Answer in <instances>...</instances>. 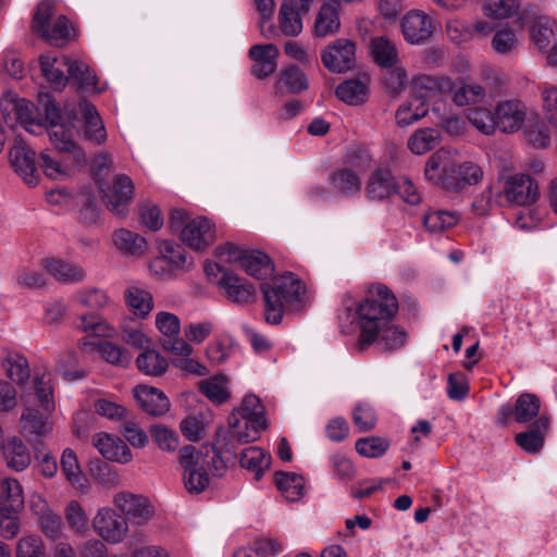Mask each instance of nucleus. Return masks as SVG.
<instances>
[{"instance_id":"f257e3e1","label":"nucleus","mask_w":557,"mask_h":557,"mask_svg":"<svg viewBox=\"0 0 557 557\" xmlns=\"http://www.w3.org/2000/svg\"><path fill=\"white\" fill-rule=\"evenodd\" d=\"M398 311L395 295L385 285L376 284L370 287L366 298L359 302L347 294L338 313L342 333H349V326L359 329L357 348L363 350L372 344L384 351L401 348L407 341V333L389 322Z\"/></svg>"},{"instance_id":"f03ea898","label":"nucleus","mask_w":557,"mask_h":557,"mask_svg":"<svg viewBox=\"0 0 557 557\" xmlns=\"http://www.w3.org/2000/svg\"><path fill=\"white\" fill-rule=\"evenodd\" d=\"M424 174L433 184L454 191L475 185L483 178V171L479 164L465 161L457 165L453 152L444 148L428 159Z\"/></svg>"},{"instance_id":"7ed1b4c3","label":"nucleus","mask_w":557,"mask_h":557,"mask_svg":"<svg viewBox=\"0 0 557 557\" xmlns=\"http://www.w3.org/2000/svg\"><path fill=\"white\" fill-rule=\"evenodd\" d=\"M32 386L42 411L26 407L21 416L22 434L29 441L50 433L49 416L55 409L52 375L45 367L34 369Z\"/></svg>"},{"instance_id":"20e7f679","label":"nucleus","mask_w":557,"mask_h":557,"mask_svg":"<svg viewBox=\"0 0 557 557\" xmlns=\"http://www.w3.org/2000/svg\"><path fill=\"white\" fill-rule=\"evenodd\" d=\"M264 319L281 323L285 311H298L305 306V286L293 273H286L262 285Z\"/></svg>"},{"instance_id":"39448f33","label":"nucleus","mask_w":557,"mask_h":557,"mask_svg":"<svg viewBox=\"0 0 557 557\" xmlns=\"http://www.w3.org/2000/svg\"><path fill=\"white\" fill-rule=\"evenodd\" d=\"M231 437L238 444L255 442L265 429L264 409L256 395H247L230 419Z\"/></svg>"},{"instance_id":"423d86ee","label":"nucleus","mask_w":557,"mask_h":557,"mask_svg":"<svg viewBox=\"0 0 557 557\" xmlns=\"http://www.w3.org/2000/svg\"><path fill=\"white\" fill-rule=\"evenodd\" d=\"M170 226L180 232V238L195 250H205L215 239L212 223L205 216L189 219L182 209H173L170 215Z\"/></svg>"},{"instance_id":"0eeeda50","label":"nucleus","mask_w":557,"mask_h":557,"mask_svg":"<svg viewBox=\"0 0 557 557\" xmlns=\"http://www.w3.org/2000/svg\"><path fill=\"white\" fill-rule=\"evenodd\" d=\"M45 125L44 131L49 135L51 144L60 152L72 154L74 162L83 163L86 160L84 151L73 139V131L70 125L61 123L62 115L55 103L48 101L45 104Z\"/></svg>"},{"instance_id":"6e6552de","label":"nucleus","mask_w":557,"mask_h":557,"mask_svg":"<svg viewBox=\"0 0 557 557\" xmlns=\"http://www.w3.org/2000/svg\"><path fill=\"white\" fill-rule=\"evenodd\" d=\"M0 108L5 123L13 127L20 124L30 134L39 135L44 132L45 122L37 121L34 116L32 102L16 98L11 91L4 92Z\"/></svg>"},{"instance_id":"1a4fd4ad","label":"nucleus","mask_w":557,"mask_h":557,"mask_svg":"<svg viewBox=\"0 0 557 557\" xmlns=\"http://www.w3.org/2000/svg\"><path fill=\"white\" fill-rule=\"evenodd\" d=\"M180 463L183 468V481L186 490L193 494L203 492L210 483L205 469L203 454L191 445L184 446L180 450Z\"/></svg>"},{"instance_id":"9d476101","label":"nucleus","mask_w":557,"mask_h":557,"mask_svg":"<svg viewBox=\"0 0 557 557\" xmlns=\"http://www.w3.org/2000/svg\"><path fill=\"white\" fill-rule=\"evenodd\" d=\"M94 532L106 543H122L128 535L127 519L111 507H101L91 520Z\"/></svg>"},{"instance_id":"9b49d317","label":"nucleus","mask_w":557,"mask_h":557,"mask_svg":"<svg viewBox=\"0 0 557 557\" xmlns=\"http://www.w3.org/2000/svg\"><path fill=\"white\" fill-rule=\"evenodd\" d=\"M101 199L106 207L119 216H125L132 200L134 185L124 174L116 175L111 183L99 182Z\"/></svg>"},{"instance_id":"f8f14e48","label":"nucleus","mask_w":557,"mask_h":557,"mask_svg":"<svg viewBox=\"0 0 557 557\" xmlns=\"http://www.w3.org/2000/svg\"><path fill=\"white\" fill-rule=\"evenodd\" d=\"M79 122V132L83 139L95 146H101L107 141L108 133L96 107L82 99L77 103V113L73 116Z\"/></svg>"},{"instance_id":"ddd939ff","label":"nucleus","mask_w":557,"mask_h":557,"mask_svg":"<svg viewBox=\"0 0 557 557\" xmlns=\"http://www.w3.org/2000/svg\"><path fill=\"white\" fill-rule=\"evenodd\" d=\"M540 410V398L535 394L523 393L513 405L505 404L498 409L496 422L499 425H506L509 420H513L519 424H527L542 416Z\"/></svg>"},{"instance_id":"4468645a","label":"nucleus","mask_w":557,"mask_h":557,"mask_svg":"<svg viewBox=\"0 0 557 557\" xmlns=\"http://www.w3.org/2000/svg\"><path fill=\"white\" fill-rule=\"evenodd\" d=\"M503 195L509 203L530 206L539 199L540 188L530 175L519 173L506 180Z\"/></svg>"},{"instance_id":"2eb2a0df","label":"nucleus","mask_w":557,"mask_h":557,"mask_svg":"<svg viewBox=\"0 0 557 557\" xmlns=\"http://www.w3.org/2000/svg\"><path fill=\"white\" fill-rule=\"evenodd\" d=\"M321 60L327 70H354L357 64L356 45L350 39L338 38L322 50Z\"/></svg>"},{"instance_id":"dca6fc26","label":"nucleus","mask_w":557,"mask_h":557,"mask_svg":"<svg viewBox=\"0 0 557 557\" xmlns=\"http://www.w3.org/2000/svg\"><path fill=\"white\" fill-rule=\"evenodd\" d=\"M405 40L411 45H423L434 34V24L430 15L422 11L412 10L400 21Z\"/></svg>"},{"instance_id":"f3484780","label":"nucleus","mask_w":557,"mask_h":557,"mask_svg":"<svg viewBox=\"0 0 557 557\" xmlns=\"http://www.w3.org/2000/svg\"><path fill=\"white\" fill-rule=\"evenodd\" d=\"M449 77L435 74H419L412 78L411 95L420 102L429 103L435 99L447 97Z\"/></svg>"},{"instance_id":"a211bd4d","label":"nucleus","mask_w":557,"mask_h":557,"mask_svg":"<svg viewBox=\"0 0 557 557\" xmlns=\"http://www.w3.org/2000/svg\"><path fill=\"white\" fill-rule=\"evenodd\" d=\"M113 504L124 513L125 518H129L139 525L147 523L153 515V507L146 497L129 492L115 494Z\"/></svg>"},{"instance_id":"6ab92c4d","label":"nucleus","mask_w":557,"mask_h":557,"mask_svg":"<svg viewBox=\"0 0 557 557\" xmlns=\"http://www.w3.org/2000/svg\"><path fill=\"white\" fill-rule=\"evenodd\" d=\"M35 151L22 141L14 144L9 151L12 168L29 186H36L40 181L35 164Z\"/></svg>"},{"instance_id":"aec40b11","label":"nucleus","mask_w":557,"mask_h":557,"mask_svg":"<svg viewBox=\"0 0 557 557\" xmlns=\"http://www.w3.org/2000/svg\"><path fill=\"white\" fill-rule=\"evenodd\" d=\"M527 107L519 100H507L495 109L496 127L503 133L519 131L525 120Z\"/></svg>"},{"instance_id":"412c9836","label":"nucleus","mask_w":557,"mask_h":557,"mask_svg":"<svg viewBox=\"0 0 557 557\" xmlns=\"http://www.w3.org/2000/svg\"><path fill=\"white\" fill-rule=\"evenodd\" d=\"M552 423V418L547 413H543L535 419L525 432L518 433L515 436L516 444L528 454L539 453L545 443V436Z\"/></svg>"},{"instance_id":"4be33fe9","label":"nucleus","mask_w":557,"mask_h":557,"mask_svg":"<svg viewBox=\"0 0 557 557\" xmlns=\"http://www.w3.org/2000/svg\"><path fill=\"white\" fill-rule=\"evenodd\" d=\"M331 191L341 197H352L360 193L362 186L361 171L344 166L333 171L329 176Z\"/></svg>"},{"instance_id":"5701e85b","label":"nucleus","mask_w":557,"mask_h":557,"mask_svg":"<svg viewBox=\"0 0 557 557\" xmlns=\"http://www.w3.org/2000/svg\"><path fill=\"white\" fill-rule=\"evenodd\" d=\"M1 368L5 376L22 388L29 385L32 375L28 359L15 350H7L1 359Z\"/></svg>"},{"instance_id":"b1692460","label":"nucleus","mask_w":557,"mask_h":557,"mask_svg":"<svg viewBox=\"0 0 557 557\" xmlns=\"http://www.w3.org/2000/svg\"><path fill=\"white\" fill-rule=\"evenodd\" d=\"M219 285L227 298L236 304H247L256 297L255 285L230 271L223 272Z\"/></svg>"},{"instance_id":"393cba45","label":"nucleus","mask_w":557,"mask_h":557,"mask_svg":"<svg viewBox=\"0 0 557 557\" xmlns=\"http://www.w3.org/2000/svg\"><path fill=\"white\" fill-rule=\"evenodd\" d=\"M366 196L371 201H383L396 191V180L387 169L379 168L368 177Z\"/></svg>"},{"instance_id":"a878e982","label":"nucleus","mask_w":557,"mask_h":557,"mask_svg":"<svg viewBox=\"0 0 557 557\" xmlns=\"http://www.w3.org/2000/svg\"><path fill=\"white\" fill-rule=\"evenodd\" d=\"M41 267L49 275L64 284L81 283L86 277V272L82 267L55 257L42 259Z\"/></svg>"},{"instance_id":"bb28decb","label":"nucleus","mask_w":557,"mask_h":557,"mask_svg":"<svg viewBox=\"0 0 557 557\" xmlns=\"http://www.w3.org/2000/svg\"><path fill=\"white\" fill-rule=\"evenodd\" d=\"M92 443L98 451L108 460L125 465L133 458L128 446L122 440L108 433L96 434Z\"/></svg>"},{"instance_id":"cd10ccee","label":"nucleus","mask_w":557,"mask_h":557,"mask_svg":"<svg viewBox=\"0 0 557 557\" xmlns=\"http://www.w3.org/2000/svg\"><path fill=\"white\" fill-rule=\"evenodd\" d=\"M450 87L447 88V96L458 107H465L480 102L485 97V89L474 82L463 78L451 79L449 77Z\"/></svg>"},{"instance_id":"c85d7f7f","label":"nucleus","mask_w":557,"mask_h":557,"mask_svg":"<svg viewBox=\"0 0 557 557\" xmlns=\"http://www.w3.org/2000/svg\"><path fill=\"white\" fill-rule=\"evenodd\" d=\"M78 345L81 349L86 352L97 350L103 360L114 366L125 367L128 364L131 359V356L125 348L112 342H96L86 337L82 338Z\"/></svg>"},{"instance_id":"c756f323","label":"nucleus","mask_w":557,"mask_h":557,"mask_svg":"<svg viewBox=\"0 0 557 557\" xmlns=\"http://www.w3.org/2000/svg\"><path fill=\"white\" fill-rule=\"evenodd\" d=\"M134 397L139 406L151 416H162L170 409V400L160 389L147 385L134 388Z\"/></svg>"},{"instance_id":"7c9ffc66","label":"nucleus","mask_w":557,"mask_h":557,"mask_svg":"<svg viewBox=\"0 0 557 557\" xmlns=\"http://www.w3.org/2000/svg\"><path fill=\"white\" fill-rule=\"evenodd\" d=\"M369 81L366 78H350L341 83L336 89V97L348 106L363 104L369 97Z\"/></svg>"},{"instance_id":"2f4dec72","label":"nucleus","mask_w":557,"mask_h":557,"mask_svg":"<svg viewBox=\"0 0 557 557\" xmlns=\"http://www.w3.org/2000/svg\"><path fill=\"white\" fill-rule=\"evenodd\" d=\"M124 301L129 312L140 320H145L153 309L151 293L136 285L124 290Z\"/></svg>"},{"instance_id":"473e14b6","label":"nucleus","mask_w":557,"mask_h":557,"mask_svg":"<svg viewBox=\"0 0 557 557\" xmlns=\"http://www.w3.org/2000/svg\"><path fill=\"white\" fill-rule=\"evenodd\" d=\"M370 53L375 63L384 69L393 67L398 62L396 46L383 36L371 39Z\"/></svg>"},{"instance_id":"72a5a7b5","label":"nucleus","mask_w":557,"mask_h":557,"mask_svg":"<svg viewBox=\"0 0 557 557\" xmlns=\"http://www.w3.org/2000/svg\"><path fill=\"white\" fill-rule=\"evenodd\" d=\"M115 247L125 256H141L146 248L147 242L139 234L126 228L117 230L113 235Z\"/></svg>"},{"instance_id":"f704fd0d","label":"nucleus","mask_w":557,"mask_h":557,"mask_svg":"<svg viewBox=\"0 0 557 557\" xmlns=\"http://www.w3.org/2000/svg\"><path fill=\"white\" fill-rule=\"evenodd\" d=\"M275 484L289 502H297L305 494V479L298 473L278 471L275 473Z\"/></svg>"},{"instance_id":"c9c22d12","label":"nucleus","mask_w":557,"mask_h":557,"mask_svg":"<svg viewBox=\"0 0 557 557\" xmlns=\"http://www.w3.org/2000/svg\"><path fill=\"white\" fill-rule=\"evenodd\" d=\"M76 327L84 333L91 334L97 337L111 338L117 334V330L97 313H85L79 315Z\"/></svg>"},{"instance_id":"e433bc0d","label":"nucleus","mask_w":557,"mask_h":557,"mask_svg":"<svg viewBox=\"0 0 557 557\" xmlns=\"http://www.w3.org/2000/svg\"><path fill=\"white\" fill-rule=\"evenodd\" d=\"M240 466L255 474L259 481L271 465V456L263 449L251 446L243 450L240 455Z\"/></svg>"},{"instance_id":"4c0bfd02","label":"nucleus","mask_w":557,"mask_h":557,"mask_svg":"<svg viewBox=\"0 0 557 557\" xmlns=\"http://www.w3.org/2000/svg\"><path fill=\"white\" fill-rule=\"evenodd\" d=\"M199 389L208 399L218 405L226 403L231 397L228 380L222 374L202 380L199 383Z\"/></svg>"},{"instance_id":"58836bf2","label":"nucleus","mask_w":557,"mask_h":557,"mask_svg":"<svg viewBox=\"0 0 557 557\" xmlns=\"http://www.w3.org/2000/svg\"><path fill=\"white\" fill-rule=\"evenodd\" d=\"M61 471L74 488L84 491L87 487V479L82 472L75 451L71 448H65L62 453Z\"/></svg>"},{"instance_id":"ea45409f","label":"nucleus","mask_w":557,"mask_h":557,"mask_svg":"<svg viewBox=\"0 0 557 557\" xmlns=\"http://www.w3.org/2000/svg\"><path fill=\"white\" fill-rule=\"evenodd\" d=\"M136 364L141 373L151 376H160L169 368L168 360L158 350L150 347L144 349L137 357Z\"/></svg>"},{"instance_id":"a19ab883","label":"nucleus","mask_w":557,"mask_h":557,"mask_svg":"<svg viewBox=\"0 0 557 557\" xmlns=\"http://www.w3.org/2000/svg\"><path fill=\"white\" fill-rule=\"evenodd\" d=\"M36 507L38 508L36 513L38 515V522L41 531L47 537L51 540H59L63 533V522L61 517L48 508L46 503L41 499H39Z\"/></svg>"},{"instance_id":"79ce46f5","label":"nucleus","mask_w":557,"mask_h":557,"mask_svg":"<svg viewBox=\"0 0 557 557\" xmlns=\"http://www.w3.org/2000/svg\"><path fill=\"white\" fill-rule=\"evenodd\" d=\"M341 21L335 5L324 3L314 21V35L317 37H326L338 32Z\"/></svg>"},{"instance_id":"37998d69","label":"nucleus","mask_w":557,"mask_h":557,"mask_svg":"<svg viewBox=\"0 0 557 557\" xmlns=\"http://www.w3.org/2000/svg\"><path fill=\"white\" fill-rule=\"evenodd\" d=\"M243 270L258 280H263L270 276L274 269L268 255L259 250H248Z\"/></svg>"},{"instance_id":"c03bdc74","label":"nucleus","mask_w":557,"mask_h":557,"mask_svg":"<svg viewBox=\"0 0 557 557\" xmlns=\"http://www.w3.org/2000/svg\"><path fill=\"white\" fill-rule=\"evenodd\" d=\"M122 341L135 349H146L150 347L151 339L144 333L143 326L136 323L132 318H124L120 323Z\"/></svg>"},{"instance_id":"a18cd8bd","label":"nucleus","mask_w":557,"mask_h":557,"mask_svg":"<svg viewBox=\"0 0 557 557\" xmlns=\"http://www.w3.org/2000/svg\"><path fill=\"white\" fill-rule=\"evenodd\" d=\"M39 164L44 174L50 180H65L72 173V164L67 160H59L48 150L40 152Z\"/></svg>"},{"instance_id":"49530a36","label":"nucleus","mask_w":557,"mask_h":557,"mask_svg":"<svg viewBox=\"0 0 557 557\" xmlns=\"http://www.w3.org/2000/svg\"><path fill=\"white\" fill-rule=\"evenodd\" d=\"M2 447L8 467L16 471H23L29 466L30 455L21 440L12 438Z\"/></svg>"},{"instance_id":"de8ad7c7","label":"nucleus","mask_w":557,"mask_h":557,"mask_svg":"<svg viewBox=\"0 0 557 557\" xmlns=\"http://www.w3.org/2000/svg\"><path fill=\"white\" fill-rule=\"evenodd\" d=\"M38 63L42 71L61 70V67H66V70H90L89 64L76 57L66 54H61L59 57L51 52L40 54Z\"/></svg>"},{"instance_id":"09e8293b","label":"nucleus","mask_w":557,"mask_h":557,"mask_svg":"<svg viewBox=\"0 0 557 557\" xmlns=\"http://www.w3.org/2000/svg\"><path fill=\"white\" fill-rule=\"evenodd\" d=\"M75 304L91 309L100 310L111 305L107 292L97 287H84L73 295Z\"/></svg>"},{"instance_id":"8fccbe9b","label":"nucleus","mask_w":557,"mask_h":557,"mask_svg":"<svg viewBox=\"0 0 557 557\" xmlns=\"http://www.w3.org/2000/svg\"><path fill=\"white\" fill-rule=\"evenodd\" d=\"M300 13L297 7L284 1L278 12V23L284 35L297 36L302 29Z\"/></svg>"},{"instance_id":"3c124183","label":"nucleus","mask_w":557,"mask_h":557,"mask_svg":"<svg viewBox=\"0 0 557 557\" xmlns=\"http://www.w3.org/2000/svg\"><path fill=\"white\" fill-rule=\"evenodd\" d=\"M520 4V0H485L483 12L491 18H509L518 14Z\"/></svg>"},{"instance_id":"603ef678","label":"nucleus","mask_w":557,"mask_h":557,"mask_svg":"<svg viewBox=\"0 0 557 557\" xmlns=\"http://www.w3.org/2000/svg\"><path fill=\"white\" fill-rule=\"evenodd\" d=\"M438 132L434 128H422L414 132L408 139V148L414 154H423L435 148Z\"/></svg>"},{"instance_id":"864d4df0","label":"nucleus","mask_w":557,"mask_h":557,"mask_svg":"<svg viewBox=\"0 0 557 557\" xmlns=\"http://www.w3.org/2000/svg\"><path fill=\"white\" fill-rule=\"evenodd\" d=\"M429 112L426 103L412 98L411 101L401 104L396 111V122L399 126H408L425 116Z\"/></svg>"},{"instance_id":"5fc2aeb1","label":"nucleus","mask_w":557,"mask_h":557,"mask_svg":"<svg viewBox=\"0 0 557 557\" xmlns=\"http://www.w3.org/2000/svg\"><path fill=\"white\" fill-rule=\"evenodd\" d=\"M458 222L455 213L444 210L430 211L423 216V224L430 233H442Z\"/></svg>"},{"instance_id":"6e6d98bb","label":"nucleus","mask_w":557,"mask_h":557,"mask_svg":"<svg viewBox=\"0 0 557 557\" xmlns=\"http://www.w3.org/2000/svg\"><path fill=\"white\" fill-rule=\"evenodd\" d=\"M72 29L69 18L65 15H60L54 21L52 28L46 27L40 36L52 45L64 46L71 37Z\"/></svg>"},{"instance_id":"4d7b16f0","label":"nucleus","mask_w":557,"mask_h":557,"mask_svg":"<svg viewBox=\"0 0 557 557\" xmlns=\"http://www.w3.org/2000/svg\"><path fill=\"white\" fill-rule=\"evenodd\" d=\"M64 516L69 528L77 535L87 534L88 517L77 500H72L67 504L64 510Z\"/></svg>"},{"instance_id":"13d9d810","label":"nucleus","mask_w":557,"mask_h":557,"mask_svg":"<svg viewBox=\"0 0 557 557\" xmlns=\"http://www.w3.org/2000/svg\"><path fill=\"white\" fill-rule=\"evenodd\" d=\"M159 251L163 260L170 262L177 269H185L191 264L185 249L176 243L163 240L159 244Z\"/></svg>"},{"instance_id":"bf43d9fd","label":"nucleus","mask_w":557,"mask_h":557,"mask_svg":"<svg viewBox=\"0 0 557 557\" xmlns=\"http://www.w3.org/2000/svg\"><path fill=\"white\" fill-rule=\"evenodd\" d=\"M355 447L358 454L363 457L379 458L386 453L389 447V442L383 437L369 436L359 438Z\"/></svg>"},{"instance_id":"052dcab7","label":"nucleus","mask_w":557,"mask_h":557,"mask_svg":"<svg viewBox=\"0 0 557 557\" xmlns=\"http://www.w3.org/2000/svg\"><path fill=\"white\" fill-rule=\"evenodd\" d=\"M208 420L203 412H197L187 416L181 421L180 429L182 434L191 442H197L201 438Z\"/></svg>"},{"instance_id":"680f3d73","label":"nucleus","mask_w":557,"mask_h":557,"mask_svg":"<svg viewBox=\"0 0 557 557\" xmlns=\"http://www.w3.org/2000/svg\"><path fill=\"white\" fill-rule=\"evenodd\" d=\"M469 122L482 134L492 135L496 128L495 113L486 108H473L468 111Z\"/></svg>"},{"instance_id":"e2e57ef3","label":"nucleus","mask_w":557,"mask_h":557,"mask_svg":"<svg viewBox=\"0 0 557 557\" xmlns=\"http://www.w3.org/2000/svg\"><path fill=\"white\" fill-rule=\"evenodd\" d=\"M16 557H46V547L39 535H25L16 545Z\"/></svg>"},{"instance_id":"0e129e2a","label":"nucleus","mask_w":557,"mask_h":557,"mask_svg":"<svg viewBox=\"0 0 557 557\" xmlns=\"http://www.w3.org/2000/svg\"><path fill=\"white\" fill-rule=\"evenodd\" d=\"M154 325L160 334L169 339L177 337L181 333L180 318L169 311H159L156 313Z\"/></svg>"},{"instance_id":"69168bd1","label":"nucleus","mask_w":557,"mask_h":557,"mask_svg":"<svg viewBox=\"0 0 557 557\" xmlns=\"http://www.w3.org/2000/svg\"><path fill=\"white\" fill-rule=\"evenodd\" d=\"M21 509L24 504L22 486L15 479H4L1 484V503Z\"/></svg>"},{"instance_id":"338daca9","label":"nucleus","mask_w":557,"mask_h":557,"mask_svg":"<svg viewBox=\"0 0 557 557\" xmlns=\"http://www.w3.org/2000/svg\"><path fill=\"white\" fill-rule=\"evenodd\" d=\"M214 327L211 320L190 322L185 326L184 335L189 343L201 344L213 333Z\"/></svg>"},{"instance_id":"774afa93","label":"nucleus","mask_w":557,"mask_h":557,"mask_svg":"<svg viewBox=\"0 0 557 557\" xmlns=\"http://www.w3.org/2000/svg\"><path fill=\"white\" fill-rule=\"evenodd\" d=\"M150 434L154 443L162 450L173 451L178 447L177 434L166 426L159 424L152 425Z\"/></svg>"}]
</instances>
